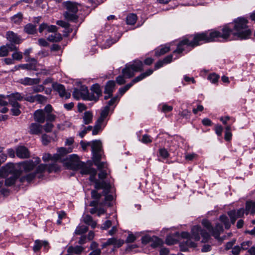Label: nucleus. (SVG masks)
Wrapping results in <instances>:
<instances>
[{"mask_svg":"<svg viewBox=\"0 0 255 255\" xmlns=\"http://www.w3.org/2000/svg\"><path fill=\"white\" fill-rule=\"evenodd\" d=\"M141 141L145 144L151 143L152 142V140L150 138V136L147 134H144L142 136V138L141 139Z\"/></svg>","mask_w":255,"mask_h":255,"instance_id":"nucleus-64","label":"nucleus"},{"mask_svg":"<svg viewBox=\"0 0 255 255\" xmlns=\"http://www.w3.org/2000/svg\"><path fill=\"white\" fill-rule=\"evenodd\" d=\"M200 237L202 238V242L204 243H207L210 239V235L206 230L200 226H194L191 229V238L195 241H199Z\"/></svg>","mask_w":255,"mask_h":255,"instance_id":"nucleus-3","label":"nucleus"},{"mask_svg":"<svg viewBox=\"0 0 255 255\" xmlns=\"http://www.w3.org/2000/svg\"><path fill=\"white\" fill-rule=\"evenodd\" d=\"M150 246L152 248H156L162 245V241L157 237L153 236V240L151 242Z\"/></svg>","mask_w":255,"mask_h":255,"instance_id":"nucleus-34","label":"nucleus"},{"mask_svg":"<svg viewBox=\"0 0 255 255\" xmlns=\"http://www.w3.org/2000/svg\"><path fill=\"white\" fill-rule=\"evenodd\" d=\"M202 224L209 231L212 236L216 239H219L221 233L224 231L223 227L220 223L216 224V226L213 227L210 221L208 220L204 219L202 221Z\"/></svg>","mask_w":255,"mask_h":255,"instance_id":"nucleus-4","label":"nucleus"},{"mask_svg":"<svg viewBox=\"0 0 255 255\" xmlns=\"http://www.w3.org/2000/svg\"><path fill=\"white\" fill-rule=\"evenodd\" d=\"M228 214L230 218L231 222L233 224L235 223L237 218L239 217V210L237 211L235 210H231L228 212Z\"/></svg>","mask_w":255,"mask_h":255,"instance_id":"nucleus-31","label":"nucleus"},{"mask_svg":"<svg viewBox=\"0 0 255 255\" xmlns=\"http://www.w3.org/2000/svg\"><path fill=\"white\" fill-rule=\"evenodd\" d=\"M34 119L38 123L42 124L45 121V115L42 110H37L34 113Z\"/></svg>","mask_w":255,"mask_h":255,"instance_id":"nucleus-15","label":"nucleus"},{"mask_svg":"<svg viewBox=\"0 0 255 255\" xmlns=\"http://www.w3.org/2000/svg\"><path fill=\"white\" fill-rule=\"evenodd\" d=\"M93 114L91 111H86L84 113L83 117L84 124L88 125L92 122Z\"/></svg>","mask_w":255,"mask_h":255,"instance_id":"nucleus-26","label":"nucleus"},{"mask_svg":"<svg viewBox=\"0 0 255 255\" xmlns=\"http://www.w3.org/2000/svg\"><path fill=\"white\" fill-rule=\"evenodd\" d=\"M116 87V82L114 80H109L107 82L105 85V94H113Z\"/></svg>","mask_w":255,"mask_h":255,"instance_id":"nucleus-16","label":"nucleus"},{"mask_svg":"<svg viewBox=\"0 0 255 255\" xmlns=\"http://www.w3.org/2000/svg\"><path fill=\"white\" fill-rule=\"evenodd\" d=\"M91 91L89 101L97 102L102 96V91L100 85L98 83L93 84L90 88Z\"/></svg>","mask_w":255,"mask_h":255,"instance_id":"nucleus-6","label":"nucleus"},{"mask_svg":"<svg viewBox=\"0 0 255 255\" xmlns=\"http://www.w3.org/2000/svg\"><path fill=\"white\" fill-rule=\"evenodd\" d=\"M54 34L50 35L48 38L47 40L50 42H59L62 39V36L61 34L59 33L54 32Z\"/></svg>","mask_w":255,"mask_h":255,"instance_id":"nucleus-27","label":"nucleus"},{"mask_svg":"<svg viewBox=\"0 0 255 255\" xmlns=\"http://www.w3.org/2000/svg\"><path fill=\"white\" fill-rule=\"evenodd\" d=\"M176 242L177 240L171 236H167L165 240V243L168 245H174L176 243Z\"/></svg>","mask_w":255,"mask_h":255,"instance_id":"nucleus-60","label":"nucleus"},{"mask_svg":"<svg viewBox=\"0 0 255 255\" xmlns=\"http://www.w3.org/2000/svg\"><path fill=\"white\" fill-rule=\"evenodd\" d=\"M128 65L134 73L141 72L144 69L143 62L138 59L134 60L133 63Z\"/></svg>","mask_w":255,"mask_h":255,"instance_id":"nucleus-12","label":"nucleus"},{"mask_svg":"<svg viewBox=\"0 0 255 255\" xmlns=\"http://www.w3.org/2000/svg\"><path fill=\"white\" fill-rule=\"evenodd\" d=\"M16 156L21 159L28 158L30 157L28 149L24 146H19L16 149Z\"/></svg>","mask_w":255,"mask_h":255,"instance_id":"nucleus-9","label":"nucleus"},{"mask_svg":"<svg viewBox=\"0 0 255 255\" xmlns=\"http://www.w3.org/2000/svg\"><path fill=\"white\" fill-rule=\"evenodd\" d=\"M110 187V183H107L106 181H105L104 180L100 181L98 180L95 183V188L97 190L101 189L103 188H105V189L106 190H109Z\"/></svg>","mask_w":255,"mask_h":255,"instance_id":"nucleus-21","label":"nucleus"},{"mask_svg":"<svg viewBox=\"0 0 255 255\" xmlns=\"http://www.w3.org/2000/svg\"><path fill=\"white\" fill-rule=\"evenodd\" d=\"M42 144L44 145H48L51 141L50 137L46 134H43L41 137Z\"/></svg>","mask_w":255,"mask_h":255,"instance_id":"nucleus-53","label":"nucleus"},{"mask_svg":"<svg viewBox=\"0 0 255 255\" xmlns=\"http://www.w3.org/2000/svg\"><path fill=\"white\" fill-rule=\"evenodd\" d=\"M40 82L39 79H31L28 77H26L23 79H20L19 82L24 85H33L34 84H38Z\"/></svg>","mask_w":255,"mask_h":255,"instance_id":"nucleus-19","label":"nucleus"},{"mask_svg":"<svg viewBox=\"0 0 255 255\" xmlns=\"http://www.w3.org/2000/svg\"><path fill=\"white\" fill-rule=\"evenodd\" d=\"M83 250L84 248L81 246H70L67 249V252L69 254H75L76 255H80L83 251Z\"/></svg>","mask_w":255,"mask_h":255,"instance_id":"nucleus-24","label":"nucleus"},{"mask_svg":"<svg viewBox=\"0 0 255 255\" xmlns=\"http://www.w3.org/2000/svg\"><path fill=\"white\" fill-rule=\"evenodd\" d=\"M92 152H100L102 149V142L100 140H93L91 144Z\"/></svg>","mask_w":255,"mask_h":255,"instance_id":"nucleus-23","label":"nucleus"},{"mask_svg":"<svg viewBox=\"0 0 255 255\" xmlns=\"http://www.w3.org/2000/svg\"><path fill=\"white\" fill-rule=\"evenodd\" d=\"M76 13L65 12L64 13V16L67 20L76 22L78 18V15H77Z\"/></svg>","mask_w":255,"mask_h":255,"instance_id":"nucleus-30","label":"nucleus"},{"mask_svg":"<svg viewBox=\"0 0 255 255\" xmlns=\"http://www.w3.org/2000/svg\"><path fill=\"white\" fill-rule=\"evenodd\" d=\"M110 110L108 106H105L101 110L100 117L105 119L109 113Z\"/></svg>","mask_w":255,"mask_h":255,"instance_id":"nucleus-50","label":"nucleus"},{"mask_svg":"<svg viewBox=\"0 0 255 255\" xmlns=\"http://www.w3.org/2000/svg\"><path fill=\"white\" fill-rule=\"evenodd\" d=\"M122 74L127 78H131L134 76V72L130 68L128 64H126L124 68L122 69Z\"/></svg>","mask_w":255,"mask_h":255,"instance_id":"nucleus-22","label":"nucleus"},{"mask_svg":"<svg viewBox=\"0 0 255 255\" xmlns=\"http://www.w3.org/2000/svg\"><path fill=\"white\" fill-rule=\"evenodd\" d=\"M88 230V227L87 226L84 225L78 226L75 231V234L78 235H82L86 233Z\"/></svg>","mask_w":255,"mask_h":255,"instance_id":"nucleus-37","label":"nucleus"},{"mask_svg":"<svg viewBox=\"0 0 255 255\" xmlns=\"http://www.w3.org/2000/svg\"><path fill=\"white\" fill-rule=\"evenodd\" d=\"M81 98L85 101H89L90 99V94L87 86L85 85L81 86L80 88Z\"/></svg>","mask_w":255,"mask_h":255,"instance_id":"nucleus-20","label":"nucleus"},{"mask_svg":"<svg viewBox=\"0 0 255 255\" xmlns=\"http://www.w3.org/2000/svg\"><path fill=\"white\" fill-rule=\"evenodd\" d=\"M219 220L224 224L226 229H229L230 228L231 224L228 217L225 215H222L220 216Z\"/></svg>","mask_w":255,"mask_h":255,"instance_id":"nucleus-35","label":"nucleus"},{"mask_svg":"<svg viewBox=\"0 0 255 255\" xmlns=\"http://www.w3.org/2000/svg\"><path fill=\"white\" fill-rule=\"evenodd\" d=\"M220 121L223 123V124L226 126L230 125L231 126V124L234 122V121L232 120L231 118L229 116H226L224 117H221L220 119Z\"/></svg>","mask_w":255,"mask_h":255,"instance_id":"nucleus-44","label":"nucleus"},{"mask_svg":"<svg viewBox=\"0 0 255 255\" xmlns=\"http://www.w3.org/2000/svg\"><path fill=\"white\" fill-rule=\"evenodd\" d=\"M21 68L23 69H26L28 70H37L36 68L34 67V65H33L30 63L29 64H21Z\"/></svg>","mask_w":255,"mask_h":255,"instance_id":"nucleus-56","label":"nucleus"},{"mask_svg":"<svg viewBox=\"0 0 255 255\" xmlns=\"http://www.w3.org/2000/svg\"><path fill=\"white\" fill-rule=\"evenodd\" d=\"M67 160L65 164L68 169L73 170L81 169L80 173L82 175H89L92 172V170H95L94 168L87 166L85 162L80 161L77 154L70 155Z\"/></svg>","mask_w":255,"mask_h":255,"instance_id":"nucleus-2","label":"nucleus"},{"mask_svg":"<svg viewBox=\"0 0 255 255\" xmlns=\"http://www.w3.org/2000/svg\"><path fill=\"white\" fill-rule=\"evenodd\" d=\"M6 38L11 43L18 44L22 42L20 37L13 31H8L6 34Z\"/></svg>","mask_w":255,"mask_h":255,"instance_id":"nucleus-10","label":"nucleus"},{"mask_svg":"<svg viewBox=\"0 0 255 255\" xmlns=\"http://www.w3.org/2000/svg\"><path fill=\"white\" fill-rule=\"evenodd\" d=\"M36 173L32 172L30 173L25 176H22V177L19 178V181L21 183L24 182L25 181H26L28 182H30L35 177H36Z\"/></svg>","mask_w":255,"mask_h":255,"instance_id":"nucleus-28","label":"nucleus"},{"mask_svg":"<svg viewBox=\"0 0 255 255\" xmlns=\"http://www.w3.org/2000/svg\"><path fill=\"white\" fill-rule=\"evenodd\" d=\"M63 4L67 10V12L77 13L78 11V8L77 6L78 3L77 2L67 1L63 2Z\"/></svg>","mask_w":255,"mask_h":255,"instance_id":"nucleus-11","label":"nucleus"},{"mask_svg":"<svg viewBox=\"0 0 255 255\" xmlns=\"http://www.w3.org/2000/svg\"><path fill=\"white\" fill-rule=\"evenodd\" d=\"M231 126L230 125H227L226 127H225V133L224 138L227 141H230L232 138V134L231 132Z\"/></svg>","mask_w":255,"mask_h":255,"instance_id":"nucleus-38","label":"nucleus"},{"mask_svg":"<svg viewBox=\"0 0 255 255\" xmlns=\"http://www.w3.org/2000/svg\"><path fill=\"white\" fill-rule=\"evenodd\" d=\"M92 154H93L92 159H93L94 164L101 161V158H102V156L100 152H92Z\"/></svg>","mask_w":255,"mask_h":255,"instance_id":"nucleus-52","label":"nucleus"},{"mask_svg":"<svg viewBox=\"0 0 255 255\" xmlns=\"http://www.w3.org/2000/svg\"><path fill=\"white\" fill-rule=\"evenodd\" d=\"M120 100V98L118 95H117L114 97H112L111 100L108 102L107 105L106 106H108L110 108L111 106H113L115 103H118Z\"/></svg>","mask_w":255,"mask_h":255,"instance_id":"nucleus-47","label":"nucleus"},{"mask_svg":"<svg viewBox=\"0 0 255 255\" xmlns=\"http://www.w3.org/2000/svg\"><path fill=\"white\" fill-rule=\"evenodd\" d=\"M54 125L51 123H47L45 125L43 126V129L46 132H51Z\"/></svg>","mask_w":255,"mask_h":255,"instance_id":"nucleus-61","label":"nucleus"},{"mask_svg":"<svg viewBox=\"0 0 255 255\" xmlns=\"http://www.w3.org/2000/svg\"><path fill=\"white\" fill-rule=\"evenodd\" d=\"M23 19V14L21 12L11 17V20L15 24H20Z\"/></svg>","mask_w":255,"mask_h":255,"instance_id":"nucleus-33","label":"nucleus"},{"mask_svg":"<svg viewBox=\"0 0 255 255\" xmlns=\"http://www.w3.org/2000/svg\"><path fill=\"white\" fill-rule=\"evenodd\" d=\"M246 214L251 213L254 214L255 213V201H248L246 206Z\"/></svg>","mask_w":255,"mask_h":255,"instance_id":"nucleus-25","label":"nucleus"},{"mask_svg":"<svg viewBox=\"0 0 255 255\" xmlns=\"http://www.w3.org/2000/svg\"><path fill=\"white\" fill-rule=\"evenodd\" d=\"M214 130L215 133L218 136H222L223 131V128L220 125H216L215 126Z\"/></svg>","mask_w":255,"mask_h":255,"instance_id":"nucleus-54","label":"nucleus"},{"mask_svg":"<svg viewBox=\"0 0 255 255\" xmlns=\"http://www.w3.org/2000/svg\"><path fill=\"white\" fill-rule=\"evenodd\" d=\"M248 20L245 17H240V39H247L252 35V30L247 25Z\"/></svg>","mask_w":255,"mask_h":255,"instance_id":"nucleus-5","label":"nucleus"},{"mask_svg":"<svg viewBox=\"0 0 255 255\" xmlns=\"http://www.w3.org/2000/svg\"><path fill=\"white\" fill-rule=\"evenodd\" d=\"M91 194L92 198L94 200H98V201L102 196V194L98 193L96 189L92 190Z\"/></svg>","mask_w":255,"mask_h":255,"instance_id":"nucleus-48","label":"nucleus"},{"mask_svg":"<svg viewBox=\"0 0 255 255\" xmlns=\"http://www.w3.org/2000/svg\"><path fill=\"white\" fill-rule=\"evenodd\" d=\"M33 93H38L44 90V87L43 85H39L32 87Z\"/></svg>","mask_w":255,"mask_h":255,"instance_id":"nucleus-62","label":"nucleus"},{"mask_svg":"<svg viewBox=\"0 0 255 255\" xmlns=\"http://www.w3.org/2000/svg\"><path fill=\"white\" fill-rule=\"evenodd\" d=\"M72 151V149L71 148H69L67 149L65 147H60L58 149V152L59 155H60V157L65 155L68 153L71 152Z\"/></svg>","mask_w":255,"mask_h":255,"instance_id":"nucleus-42","label":"nucleus"},{"mask_svg":"<svg viewBox=\"0 0 255 255\" xmlns=\"http://www.w3.org/2000/svg\"><path fill=\"white\" fill-rule=\"evenodd\" d=\"M9 53L6 46L3 45L0 47V57H5L8 55Z\"/></svg>","mask_w":255,"mask_h":255,"instance_id":"nucleus-49","label":"nucleus"},{"mask_svg":"<svg viewBox=\"0 0 255 255\" xmlns=\"http://www.w3.org/2000/svg\"><path fill=\"white\" fill-rule=\"evenodd\" d=\"M220 76L219 75L215 73L210 74L207 77V79L210 81L212 83L216 84L218 82Z\"/></svg>","mask_w":255,"mask_h":255,"instance_id":"nucleus-40","label":"nucleus"},{"mask_svg":"<svg viewBox=\"0 0 255 255\" xmlns=\"http://www.w3.org/2000/svg\"><path fill=\"white\" fill-rule=\"evenodd\" d=\"M6 97L7 98H10L15 101H21L23 99V97L21 96V94L18 92L12 93L10 95H6Z\"/></svg>","mask_w":255,"mask_h":255,"instance_id":"nucleus-39","label":"nucleus"},{"mask_svg":"<svg viewBox=\"0 0 255 255\" xmlns=\"http://www.w3.org/2000/svg\"><path fill=\"white\" fill-rule=\"evenodd\" d=\"M153 72V70L148 69L145 72L141 73L139 75L132 79V83H136L145 78L148 76L151 75Z\"/></svg>","mask_w":255,"mask_h":255,"instance_id":"nucleus-18","label":"nucleus"},{"mask_svg":"<svg viewBox=\"0 0 255 255\" xmlns=\"http://www.w3.org/2000/svg\"><path fill=\"white\" fill-rule=\"evenodd\" d=\"M47 170L48 173H51L52 172H57L60 170V166L55 162L47 164Z\"/></svg>","mask_w":255,"mask_h":255,"instance_id":"nucleus-32","label":"nucleus"},{"mask_svg":"<svg viewBox=\"0 0 255 255\" xmlns=\"http://www.w3.org/2000/svg\"><path fill=\"white\" fill-rule=\"evenodd\" d=\"M42 126L37 123H32L29 126V133L31 134L39 135L42 133Z\"/></svg>","mask_w":255,"mask_h":255,"instance_id":"nucleus-13","label":"nucleus"},{"mask_svg":"<svg viewBox=\"0 0 255 255\" xmlns=\"http://www.w3.org/2000/svg\"><path fill=\"white\" fill-rule=\"evenodd\" d=\"M52 88L53 90L59 93L60 97H65L66 99L70 98L71 94L67 92L64 85L57 83H53L52 84Z\"/></svg>","mask_w":255,"mask_h":255,"instance_id":"nucleus-7","label":"nucleus"},{"mask_svg":"<svg viewBox=\"0 0 255 255\" xmlns=\"http://www.w3.org/2000/svg\"><path fill=\"white\" fill-rule=\"evenodd\" d=\"M231 34L236 39L239 38V17L235 19L234 22L224 25L221 31L211 30L186 35L178 43L173 53H182L185 45L194 48L204 43L215 41L218 38L227 40Z\"/></svg>","mask_w":255,"mask_h":255,"instance_id":"nucleus-1","label":"nucleus"},{"mask_svg":"<svg viewBox=\"0 0 255 255\" xmlns=\"http://www.w3.org/2000/svg\"><path fill=\"white\" fill-rule=\"evenodd\" d=\"M125 77L123 75L118 76L116 79V82L120 85L124 84L126 82Z\"/></svg>","mask_w":255,"mask_h":255,"instance_id":"nucleus-59","label":"nucleus"},{"mask_svg":"<svg viewBox=\"0 0 255 255\" xmlns=\"http://www.w3.org/2000/svg\"><path fill=\"white\" fill-rule=\"evenodd\" d=\"M117 242V239L115 238H112L109 239L107 241L103 244L102 245V248H106L107 246L110 245H115Z\"/></svg>","mask_w":255,"mask_h":255,"instance_id":"nucleus-41","label":"nucleus"},{"mask_svg":"<svg viewBox=\"0 0 255 255\" xmlns=\"http://www.w3.org/2000/svg\"><path fill=\"white\" fill-rule=\"evenodd\" d=\"M153 240V236L150 237L148 235H145L142 237L141 238V243L144 244L146 245L148 243H151V241Z\"/></svg>","mask_w":255,"mask_h":255,"instance_id":"nucleus-57","label":"nucleus"},{"mask_svg":"<svg viewBox=\"0 0 255 255\" xmlns=\"http://www.w3.org/2000/svg\"><path fill=\"white\" fill-rule=\"evenodd\" d=\"M80 89L78 88H74L73 92V97L76 100H79L81 98V95L80 93Z\"/></svg>","mask_w":255,"mask_h":255,"instance_id":"nucleus-58","label":"nucleus"},{"mask_svg":"<svg viewBox=\"0 0 255 255\" xmlns=\"http://www.w3.org/2000/svg\"><path fill=\"white\" fill-rule=\"evenodd\" d=\"M159 153L160 156L163 158H167L169 156L168 151L165 148H160L159 149Z\"/></svg>","mask_w":255,"mask_h":255,"instance_id":"nucleus-55","label":"nucleus"},{"mask_svg":"<svg viewBox=\"0 0 255 255\" xmlns=\"http://www.w3.org/2000/svg\"><path fill=\"white\" fill-rule=\"evenodd\" d=\"M170 51V47L169 46H164L160 48L159 50H156L155 55L156 56H160Z\"/></svg>","mask_w":255,"mask_h":255,"instance_id":"nucleus-36","label":"nucleus"},{"mask_svg":"<svg viewBox=\"0 0 255 255\" xmlns=\"http://www.w3.org/2000/svg\"><path fill=\"white\" fill-rule=\"evenodd\" d=\"M137 15L134 13L128 14L126 17V22L128 25H134L137 20Z\"/></svg>","mask_w":255,"mask_h":255,"instance_id":"nucleus-29","label":"nucleus"},{"mask_svg":"<svg viewBox=\"0 0 255 255\" xmlns=\"http://www.w3.org/2000/svg\"><path fill=\"white\" fill-rule=\"evenodd\" d=\"M11 56L13 60L20 61L23 58L22 53L18 50L12 53Z\"/></svg>","mask_w":255,"mask_h":255,"instance_id":"nucleus-45","label":"nucleus"},{"mask_svg":"<svg viewBox=\"0 0 255 255\" xmlns=\"http://www.w3.org/2000/svg\"><path fill=\"white\" fill-rule=\"evenodd\" d=\"M47 100V97L43 95L40 94H37L35 95V101H37L38 103L40 104H42L46 102Z\"/></svg>","mask_w":255,"mask_h":255,"instance_id":"nucleus-46","label":"nucleus"},{"mask_svg":"<svg viewBox=\"0 0 255 255\" xmlns=\"http://www.w3.org/2000/svg\"><path fill=\"white\" fill-rule=\"evenodd\" d=\"M47 164H40L36 168L34 171L37 175L38 173H42L47 169Z\"/></svg>","mask_w":255,"mask_h":255,"instance_id":"nucleus-43","label":"nucleus"},{"mask_svg":"<svg viewBox=\"0 0 255 255\" xmlns=\"http://www.w3.org/2000/svg\"><path fill=\"white\" fill-rule=\"evenodd\" d=\"M20 173L18 171H16L9 177L5 180V185L6 186H11L14 185L16 181L19 178Z\"/></svg>","mask_w":255,"mask_h":255,"instance_id":"nucleus-14","label":"nucleus"},{"mask_svg":"<svg viewBox=\"0 0 255 255\" xmlns=\"http://www.w3.org/2000/svg\"><path fill=\"white\" fill-rule=\"evenodd\" d=\"M42 247V241L39 240H36L34 242V245L33 247V250L34 252H37L40 250Z\"/></svg>","mask_w":255,"mask_h":255,"instance_id":"nucleus-51","label":"nucleus"},{"mask_svg":"<svg viewBox=\"0 0 255 255\" xmlns=\"http://www.w3.org/2000/svg\"><path fill=\"white\" fill-rule=\"evenodd\" d=\"M18 167L20 169L25 172H27L34 169L35 167V164H34L33 160H29L19 162L18 163Z\"/></svg>","mask_w":255,"mask_h":255,"instance_id":"nucleus-8","label":"nucleus"},{"mask_svg":"<svg viewBox=\"0 0 255 255\" xmlns=\"http://www.w3.org/2000/svg\"><path fill=\"white\" fill-rule=\"evenodd\" d=\"M23 31L28 34L34 35L37 33L36 25L27 23L24 26Z\"/></svg>","mask_w":255,"mask_h":255,"instance_id":"nucleus-17","label":"nucleus"},{"mask_svg":"<svg viewBox=\"0 0 255 255\" xmlns=\"http://www.w3.org/2000/svg\"><path fill=\"white\" fill-rule=\"evenodd\" d=\"M92 172L90 174V177H89V180L91 182H93L94 183L98 180L96 179V175H97V170H92Z\"/></svg>","mask_w":255,"mask_h":255,"instance_id":"nucleus-63","label":"nucleus"}]
</instances>
